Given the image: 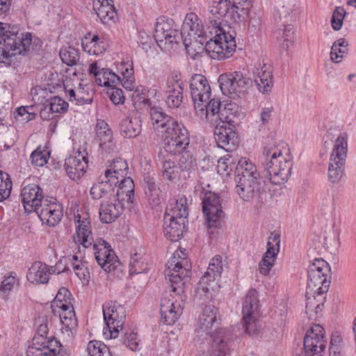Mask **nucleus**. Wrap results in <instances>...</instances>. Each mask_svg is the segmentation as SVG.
<instances>
[{
	"label": "nucleus",
	"mask_w": 356,
	"mask_h": 356,
	"mask_svg": "<svg viewBox=\"0 0 356 356\" xmlns=\"http://www.w3.org/2000/svg\"><path fill=\"white\" fill-rule=\"evenodd\" d=\"M254 81L258 90L263 92L271 90L273 85L272 70L270 65L265 63H259L253 71Z\"/></svg>",
	"instance_id": "obj_35"
},
{
	"label": "nucleus",
	"mask_w": 356,
	"mask_h": 356,
	"mask_svg": "<svg viewBox=\"0 0 356 356\" xmlns=\"http://www.w3.org/2000/svg\"><path fill=\"white\" fill-rule=\"evenodd\" d=\"M263 163L270 181L275 185L284 184L291 175L292 156L290 149L284 142L267 145L263 152Z\"/></svg>",
	"instance_id": "obj_3"
},
{
	"label": "nucleus",
	"mask_w": 356,
	"mask_h": 356,
	"mask_svg": "<svg viewBox=\"0 0 356 356\" xmlns=\"http://www.w3.org/2000/svg\"><path fill=\"white\" fill-rule=\"evenodd\" d=\"M330 269L323 259H315L308 270L307 293L323 295L330 286Z\"/></svg>",
	"instance_id": "obj_11"
},
{
	"label": "nucleus",
	"mask_w": 356,
	"mask_h": 356,
	"mask_svg": "<svg viewBox=\"0 0 356 356\" xmlns=\"http://www.w3.org/2000/svg\"><path fill=\"white\" fill-rule=\"evenodd\" d=\"M55 270L47 264L38 261L32 264L27 273V279L31 283L44 284L49 281V276Z\"/></svg>",
	"instance_id": "obj_38"
},
{
	"label": "nucleus",
	"mask_w": 356,
	"mask_h": 356,
	"mask_svg": "<svg viewBox=\"0 0 356 356\" xmlns=\"http://www.w3.org/2000/svg\"><path fill=\"white\" fill-rule=\"evenodd\" d=\"M49 156L50 153L48 150L39 147L31 154V163L36 166H43L47 163Z\"/></svg>",
	"instance_id": "obj_54"
},
{
	"label": "nucleus",
	"mask_w": 356,
	"mask_h": 356,
	"mask_svg": "<svg viewBox=\"0 0 356 356\" xmlns=\"http://www.w3.org/2000/svg\"><path fill=\"white\" fill-rule=\"evenodd\" d=\"M73 270L83 283H88L89 282L90 273L88 268V263L85 264H81V266L76 265Z\"/></svg>",
	"instance_id": "obj_63"
},
{
	"label": "nucleus",
	"mask_w": 356,
	"mask_h": 356,
	"mask_svg": "<svg viewBox=\"0 0 356 356\" xmlns=\"http://www.w3.org/2000/svg\"><path fill=\"white\" fill-rule=\"evenodd\" d=\"M111 88L108 93L111 102L115 105L123 104L124 102L123 91L120 88H115V86Z\"/></svg>",
	"instance_id": "obj_64"
},
{
	"label": "nucleus",
	"mask_w": 356,
	"mask_h": 356,
	"mask_svg": "<svg viewBox=\"0 0 356 356\" xmlns=\"http://www.w3.org/2000/svg\"><path fill=\"white\" fill-rule=\"evenodd\" d=\"M96 139L99 148L105 153H111L115 148L113 131L108 124L104 120H97L96 124Z\"/></svg>",
	"instance_id": "obj_32"
},
{
	"label": "nucleus",
	"mask_w": 356,
	"mask_h": 356,
	"mask_svg": "<svg viewBox=\"0 0 356 356\" xmlns=\"http://www.w3.org/2000/svg\"><path fill=\"white\" fill-rule=\"evenodd\" d=\"M196 115L202 120H205L211 125L218 124L224 121H230L229 111L230 108L226 107L216 99H211L207 105L204 103L195 106Z\"/></svg>",
	"instance_id": "obj_16"
},
{
	"label": "nucleus",
	"mask_w": 356,
	"mask_h": 356,
	"mask_svg": "<svg viewBox=\"0 0 356 356\" xmlns=\"http://www.w3.org/2000/svg\"><path fill=\"white\" fill-rule=\"evenodd\" d=\"M186 221L164 216V234L169 240L177 241L183 236Z\"/></svg>",
	"instance_id": "obj_44"
},
{
	"label": "nucleus",
	"mask_w": 356,
	"mask_h": 356,
	"mask_svg": "<svg viewBox=\"0 0 356 356\" xmlns=\"http://www.w3.org/2000/svg\"><path fill=\"white\" fill-rule=\"evenodd\" d=\"M183 86L181 75L177 72H172L167 79L165 88V102L170 108H178L183 101Z\"/></svg>",
	"instance_id": "obj_22"
},
{
	"label": "nucleus",
	"mask_w": 356,
	"mask_h": 356,
	"mask_svg": "<svg viewBox=\"0 0 356 356\" xmlns=\"http://www.w3.org/2000/svg\"><path fill=\"white\" fill-rule=\"evenodd\" d=\"M190 90L194 106L207 102L211 97V87L204 76L194 74L190 81Z\"/></svg>",
	"instance_id": "obj_28"
},
{
	"label": "nucleus",
	"mask_w": 356,
	"mask_h": 356,
	"mask_svg": "<svg viewBox=\"0 0 356 356\" xmlns=\"http://www.w3.org/2000/svg\"><path fill=\"white\" fill-rule=\"evenodd\" d=\"M197 167L196 160L188 152L181 154L179 160V168L181 171L191 172L195 170Z\"/></svg>",
	"instance_id": "obj_55"
},
{
	"label": "nucleus",
	"mask_w": 356,
	"mask_h": 356,
	"mask_svg": "<svg viewBox=\"0 0 356 356\" xmlns=\"http://www.w3.org/2000/svg\"><path fill=\"white\" fill-rule=\"evenodd\" d=\"M12 186V181L8 174L0 170V202L10 196Z\"/></svg>",
	"instance_id": "obj_53"
},
{
	"label": "nucleus",
	"mask_w": 356,
	"mask_h": 356,
	"mask_svg": "<svg viewBox=\"0 0 356 356\" xmlns=\"http://www.w3.org/2000/svg\"><path fill=\"white\" fill-rule=\"evenodd\" d=\"M218 82L222 93L230 97L243 93L252 83L251 79L237 71L220 75Z\"/></svg>",
	"instance_id": "obj_15"
},
{
	"label": "nucleus",
	"mask_w": 356,
	"mask_h": 356,
	"mask_svg": "<svg viewBox=\"0 0 356 356\" xmlns=\"http://www.w3.org/2000/svg\"><path fill=\"white\" fill-rule=\"evenodd\" d=\"M92 250L98 264L106 272L114 270L118 264V259L111 245L104 240L93 242Z\"/></svg>",
	"instance_id": "obj_21"
},
{
	"label": "nucleus",
	"mask_w": 356,
	"mask_h": 356,
	"mask_svg": "<svg viewBox=\"0 0 356 356\" xmlns=\"http://www.w3.org/2000/svg\"><path fill=\"white\" fill-rule=\"evenodd\" d=\"M177 168L173 161L165 160L162 165V175L165 179L172 180L177 177Z\"/></svg>",
	"instance_id": "obj_60"
},
{
	"label": "nucleus",
	"mask_w": 356,
	"mask_h": 356,
	"mask_svg": "<svg viewBox=\"0 0 356 356\" xmlns=\"http://www.w3.org/2000/svg\"><path fill=\"white\" fill-rule=\"evenodd\" d=\"M124 343L133 351L140 350V340L138 339L137 333L133 331L126 332L124 338Z\"/></svg>",
	"instance_id": "obj_61"
},
{
	"label": "nucleus",
	"mask_w": 356,
	"mask_h": 356,
	"mask_svg": "<svg viewBox=\"0 0 356 356\" xmlns=\"http://www.w3.org/2000/svg\"><path fill=\"white\" fill-rule=\"evenodd\" d=\"M174 22L172 19L161 17L155 24L154 38L157 44L161 48L168 49L173 43H178L180 33L173 29Z\"/></svg>",
	"instance_id": "obj_18"
},
{
	"label": "nucleus",
	"mask_w": 356,
	"mask_h": 356,
	"mask_svg": "<svg viewBox=\"0 0 356 356\" xmlns=\"http://www.w3.org/2000/svg\"><path fill=\"white\" fill-rule=\"evenodd\" d=\"M180 38L182 39L188 54L197 51L202 48L207 35L203 24L196 14L191 13L186 15L180 33Z\"/></svg>",
	"instance_id": "obj_8"
},
{
	"label": "nucleus",
	"mask_w": 356,
	"mask_h": 356,
	"mask_svg": "<svg viewBox=\"0 0 356 356\" xmlns=\"http://www.w3.org/2000/svg\"><path fill=\"white\" fill-rule=\"evenodd\" d=\"M259 307L258 292L254 289H250L246 293L242 307L243 315H257Z\"/></svg>",
	"instance_id": "obj_48"
},
{
	"label": "nucleus",
	"mask_w": 356,
	"mask_h": 356,
	"mask_svg": "<svg viewBox=\"0 0 356 356\" xmlns=\"http://www.w3.org/2000/svg\"><path fill=\"white\" fill-rule=\"evenodd\" d=\"M81 44L83 51L90 55H99L106 49V44L104 38L90 33L86 35Z\"/></svg>",
	"instance_id": "obj_42"
},
{
	"label": "nucleus",
	"mask_w": 356,
	"mask_h": 356,
	"mask_svg": "<svg viewBox=\"0 0 356 356\" xmlns=\"http://www.w3.org/2000/svg\"><path fill=\"white\" fill-rule=\"evenodd\" d=\"M99 179L100 181L95 184L90 189V192L92 197L95 200L102 199V201L115 197V195L118 193L114 191V184L110 183L102 176H100Z\"/></svg>",
	"instance_id": "obj_41"
},
{
	"label": "nucleus",
	"mask_w": 356,
	"mask_h": 356,
	"mask_svg": "<svg viewBox=\"0 0 356 356\" xmlns=\"http://www.w3.org/2000/svg\"><path fill=\"white\" fill-rule=\"evenodd\" d=\"M236 191L244 201H250L257 193L261 176L257 166L248 158H241L236 168Z\"/></svg>",
	"instance_id": "obj_5"
},
{
	"label": "nucleus",
	"mask_w": 356,
	"mask_h": 356,
	"mask_svg": "<svg viewBox=\"0 0 356 356\" xmlns=\"http://www.w3.org/2000/svg\"><path fill=\"white\" fill-rule=\"evenodd\" d=\"M191 263L187 258L185 250H176L166 264L165 276L170 282L173 294H165L161 300L160 314L162 321L166 325L174 324L183 311V299L185 285L191 275Z\"/></svg>",
	"instance_id": "obj_1"
},
{
	"label": "nucleus",
	"mask_w": 356,
	"mask_h": 356,
	"mask_svg": "<svg viewBox=\"0 0 356 356\" xmlns=\"http://www.w3.org/2000/svg\"><path fill=\"white\" fill-rule=\"evenodd\" d=\"M43 338L34 337L33 344L26 350V356H67L60 342L54 337L42 341Z\"/></svg>",
	"instance_id": "obj_20"
},
{
	"label": "nucleus",
	"mask_w": 356,
	"mask_h": 356,
	"mask_svg": "<svg viewBox=\"0 0 356 356\" xmlns=\"http://www.w3.org/2000/svg\"><path fill=\"white\" fill-rule=\"evenodd\" d=\"M88 356H111L108 347L98 340L90 341L86 346Z\"/></svg>",
	"instance_id": "obj_52"
},
{
	"label": "nucleus",
	"mask_w": 356,
	"mask_h": 356,
	"mask_svg": "<svg viewBox=\"0 0 356 356\" xmlns=\"http://www.w3.org/2000/svg\"><path fill=\"white\" fill-rule=\"evenodd\" d=\"M123 211L124 204L118 197L102 201L99 209V219L104 223H111L118 219Z\"/></svg>",
	"instance_id": "obj_30"
},
{
	"label": "nucleus",
	"mask_w": 356,
	"mask_h": 356,
	"mask_svg": "<svg viewBox=\"0 0 356 356\" xmlns=\"http://www.w3.org/2000/svg\"><path fill=\"white\" fill-rule=\"evenodd\" d=\"M152 124L155 130L164 136V150L170 154L182 152L189 145L188 133L183 124L158 108L150 111Z\"/></svg>",
	"instance_id": "obj_2"
},
{
	"label": "nucleus",
	"mask_w": 356,
	"mask_h": 356,
	"mask_svg": "<svg viewBox=\"0 0 356 356\" xmlns=\"http://www.w3.org/2000/svg\"><path fill=\"white\" fill-rule=\"evenodd\" d=\"M348 42L344 38H340L335 41L331 47L330 60L335 63H341L348 54Z\"/></svg>",
	"instance_id": "obj_50"
},
{
	"label": "nucleus",
	"mask_w": 356,
	"mask_h": 356,
	"mask_svg": "<svg viewBox=\"0 0 356 356\" xmlns=\"http://www.w3.org/2000/svg\"><path fill=\"white\" fill-rule=\"evenodd\" d=\"M90 76H92L97 85L105 87L116 86L119 83L120 76L108 68L104 67L99 60L91 62L88 68Z\"/></svg>",
	"instance_id": "obj_25"
},
{
	"label": "nucleus",
	"mask_w": 356,
	"mask_h": 356,
	"mask_svg": "<svg viewBox=\"0 0 356 356\" xmlns=\"http://www.w3.org/2000/svg\"><path fill=\"white\" fill-rule=\"evenodd\" d=\"M32 35L25 33L22 36L9 31L7 24L0 22V63L10 66L19 54H24L31 44Z\"/></svg>",
	"instance_id": "obj_4"
},
{
	"label": "nucleus",
	"mask_w": 356,
	"mask_h": 356,
	"mask_svg": "<svg viewBox=\"0 0 356 356\" xmlns=\"http://www.w3.org/2000/svg\"><path fill=\"white\" fill-rule=\"evenodd\" d=\"M75 234L70 243L75 249L88 248L94 242L89 213L83 210H78L74 216Z\"/></svg>",
	"instance_id": "obj_14"
},
{
	"label": "nucleus",
	"mask_w": 356,
	"mask_h": 356,
	"mask_svg": "<svg viewBox=\"0 0 356 356\" xmlns=\"http://www.w3.org/2000/svg\"><path fill=\"white\" fill-rule=\"evenodd\" d=\"M306 314L309 318L316 320L318 317L323 307V295L308 294L306 289Z\"/></svg>",
	"instance_id": "obj_46"
},
{
	"label": "nucleus",
	"mask_w": 356,
	"mask_h": 356,
	"mask_svg": "<svg viewBox=\"0 0 356 356\" xmlns=\"http://www.w3.org/2000/svg\"><path fill=\"white\" fill-rule=\"evenodd\" d=\"M188 215L187 199L185 196H179L172 200L166 208L165 216L167 219L177 218L180 220L187 221Z\"/></svg>",
	"instance_id": "obj_39"
},
{
	"label": "nucleus",
	"mask_w": 356,
	"mask_h": 356,
	"mask_svg": "<svg viewBox=\"0 0 356 356\" xmlns=\"http://www.w3.org/2000/svg\"><path fill=\"white\" fill-rule=\"evenodd\" d=\"M128 164L122 159H115L105 170L104 175H101L107 181L116 186L121 179L127 177Z\"/></svg>",
	"instance_id": "obj_37"
},
{
	"label": "nucleus",
	"mask_w": 356,
	"mask_h": 356,
	"mask_svg": "<svg viewBox=\"0 0 356 356\" xmlns=\"http://www.w3.org/2000/svg\"><path fill=\"white\" fill-rule=\"evenodd\" d=\"M228 122L224 121L218 124H213L216 126L214 135L218 145L227 150L230 145H234L236 141L234 128Z\"/></svg>",
	"instance_id": "obj_31"
},
{
	"label": "nucleus",
	"mask_w": 356,
	"mask_h": 356,
	"mask_svg": "<svg viewBox=\"0 0 356 356\" xmlns=\"http://www.w3.org/2000/svg\"><path fill=\"white\" fill-rule=\"evenodd\" d=\"M202 211L209 228H219L222 226L225 213L220 198L217 194L211 192L205 193L202 201Z\"/></svg>",
	"instance_id": "obj_17"
},
{
	"label": "nucleus",
	"mask_w": 356,
	"mask_h": 356,
	"mask_svg": "<svg viewBox=\"0 0 356 356\" xmlns=\"http://www.w3.org/2000/svg\"><path fill=\"white\" fill-rule=\"evenodd\" d=\"M70 248L72 249V251H69L70 256L72 255L71 264L72 268H74L76 265L81 266V264H87V262L83 260V254L81 252V248L80 247L79 249H75L72 245H70Z\"/></svg>",
	"instance_id": "obj_62"
},
{
	"label": "nucleus",
	"mask_w": 356,
	"mask_h": 356,
	"mask_svg": "<svg viewBox=\"0 0 356 356\" xmlns=\"http://www.w3.org/2000/svg\"><path fill=\"white\" fill-rule=\"evenodd\" d=\"M346 15V12L341 6H338L334 10L331 19V25L334 31H339L341 29Z\"/></svg>",
	"instance_id": "obj_59"
},
{
	"label": "nucleus",
	"mask_w": 356,
	"mask_h": 356,
	"mask_svg": "<svg viewBox=\"0 0 356 356\" xmlns=\"http://www.w3.org/2000/svg\"><path fill=\"white\" fill-rule=\"evenodd\" d=\"M213 26L216 29L214 38H211L204 42V49L212 59L224 60L231 57L236 50V41L234 35L226 32L219 26V23L215 21Z\"/></svg>",
	"instance_id": "obj_7"
},
{
	"label": "nucleus",
	"mask_w": 356,
	"mask_h": 356,
	"mask_svg": "<svg viewBox=\"0 0 356 356\" xmlns=\"http://www.w3.org/2000/svg\"><path fill=\"white\" fill-rule=\"evenodd\" d=\"M327 343L324 327L320 324H312L304 337V356H323Z\"/></svg>",
	"instance_id": "obj_13"
},
{
	"label": "nucleus",
	"mask_w": 356,
	"mask_h": 356,
	"mask_svg": "<svg viewBox=\"0 0 356 356\" xmlns=\"http://www.w3.org/2000/svg\"><path fill=\"white\" fill-rule=\"evenodd\" d=\"M120 134L124 138H135L141 132V120L136 114L129 115L120 123Z\"/></svg>",
	"instance_id": "obj_43"
},
{
	"label": "nucleus",
	"mask_w": 356,
	"mask_h": 356,
	"mask_svg": "<svg viewBox=\"0 0 356 356\" xmlns=\"http://www.w3.org/2000/svg\"><path fill=\"white\" fill-rule=\"evenodd\" d=\"M348 153V136L341 134L334 141L328 164V179L333 184L339 182L344 172Z\"/></svg>",
	"instance_id": "obj_9"
},
{
	"label": "nucleus",
	"mask_w": 356,
	"mask_h": 356,
	"mask_svg": "<svg viewBox=\"0 0 356 356\" xmlns=\"http://www.w3.org/2000/svg\"><path fill=\"white\" fill-rule=\"evenodd\" d=\"M222 271V258L220 255H216L211 259L207 271L201 277L198 290L204 293L217 291L220 288L218 280Z\"/></svg>",
	"instance_id": "obj_19"
},
{
	"label": "nucleus",
	"mask_w": 356,
	"mask_h": 356,
	"mask_svg": "<svg viewBox=\"0 0 356 356\" xmlns=\"http://www.w3.org/2000/svg\"><path fill=\"white\" fill-rule=\"evenodd\" d=\"M131 100L136 109L141 110L149 106L147 88L142 86L136 87L132 93Z\"/></svg>",
	"instance_id": "obj_51"
},
{
	"label": "nucleus",
	"mask_w": 356,
	"mask_h": 356,
	"mask_svg": "<svg viewBox=\"0 0 356 356\" xmlns=\"http://www.w3.org/2000/svg\"><path fill=\"white\" fill-rule=\"evenodd\" d=\"M62 205L55 200L45 199L35 210L43 224L49 227L56 226L63 216Z\"/></svg>",
	"instance_id": "obj_24"
},
{
	"label": "nucleus",
	"mask_w": 356,
	"mask_h": 356,
	"mask_svg": "<svg viewBox=\"0 0 356 356\" xmlns=\"http://www.w3.org/2000/svg\"><path fill=\"white\" fill-rule=\"evenodd\" d=\"M60 57L64 63L70 66L76 64L79 60L78 51L72 47L61 49Z\"/></svg>",
	"instance_id": "obj_56"
},
{
	"label": "nucleus",
	"mask_w": 356,
	"mask_h": 356,
	"mask_svg": "<svg viewBox=\"0 0 356 356\" xmlns=\"http://www.w3.org/2000/svg\"><path fill=\"white\" fill-rule=\"evenodd\" d=\"M51 308L55 316H58L62 323V330L71 331L76 326V318L72 304L71 293L65 287L60 288L54 300L52 301Z\"/></svg>",
	"instance_id": "obj_10"
},
{
	"label": "nucleus",
	"mask_w": 356,
	"mask_h": 356,
	"mask_svg": "<svg viewBox=\"0 0 356 356\" xmlns=\"http://www.w3.org/2000/svg\"><path fill=\"white\" fill-rule=\"evenodd\" d=\"M118 72L121 74L119 82L127 90H133L135 88L134 65L131 57L126 56L117 65Z\"/></svg>",
	"instance_id": "obj_36"
},
{
	"label": "nucleus",
	"mask_w": 356,
	"mask_h": 356,
	"mask_svg": "<svg viewBox=\"0 0 356 356\" xmlns=\"http://www.w3.org/2000/svg\"><path fill=\"white\" fill-rule=\"evenodd\" d=\"M21 197L27 212L35 211L44 200L42 189L35 184L25 185L22 190Z\"/></svg>",
	"instance_id": "obj_29"
},
{
	"label": "nucleus",
	"mask_w": 356,
	"mask_h": 356,
	"mask_svg": "<svg viewBox=\"0 0 356 356\" xmlns=\"http://www.w3.org/2000/svg\"><path fill=\"white\" fill-rule=\"evenodd\" d=\"M19 280L15 275L13 273L5 276L0 286V291L3 294L8 295L10 291L19 286Z\"/></svg>",
	"instance_id": "obj_57"
},
{
	"label": "nucleus",
	"mask_w": 356,
	"mask_h": 356,
	"mask_svg": "<svg viewBox=\"0 0 356 356\" xmlns=\"http://www.w3.org/2000/svg\"><path fill=\"white\" fill-rule=\"evenodd\" d=\"M257 315H243V325L245 331L250 335L257 334L259 331Z\"/></svg>",
	"instance_id": "obj_58"
},
{
	"label": "nucleus",
	"mask_w": 356,
	"mask_h": 356,
	"mask_svg": "<svg viewBox=\"0 0 356 356\" xmlns=\"http://www.w3.org/2000/svg\"><path fill=\"white\" fill-rule=\"evenodd\" d=\"M250 8V0H213L209 12L218 19L241 23L248 18Z\"/></svg>",
	"instance_id": "obj_6"
},
{
	"label": "nucleus",
	"mask_w": 356,
	"mask_h": 356,
	"mask_svg": "<svg viewBox=\"0 0 356 356\" xmlns=\"http://www.w3.org/2000/svg\"><path fill=\"white\" fill-rule=\"evenodd\" d=\"M67 92L69 95L70 101H74L77 104H89L92 100V90L88 85L80 83L76 89H70Z\"/></svg>",
	"instance_id": "obj_47"
},
{
	"label": "nucleus",
	"mask_w": 356,
	"mask_h": 356,
	"mask_svg": "<svg viewBox=\"0 0 356 356\" xmlns=\"http://www.w3.org/2000/svg\"><path fill=\"white\" fill-rule=\"evenodd\" d=\"M68 103L60 97H51L48 105L41 109L40 115L44 120H49L54 117V114L64 113L67 111Z\"/></svg>",
	"instance_id": "obj_40"
},
{
	"label": "nucleus",
	"mask_w": 356,
	"mask_h": 356,
	"mask_svg": "<svg viewBox=\"0 0 356 356\" xmlns=\"http://www.w3.org/2000/svg\"><path fill=\"white\" fill-rule=\"evenodd\" d=\"M114 191L115 193V197H118L120 202H123L127 201V202L132 203L134 196V183L133 179L129 177H126L123 179H121L120 182L113 186Z\"/></svg>",
	"instance_id": "obj_45"
},
{
	"label": "nucleus",
	"mask_w": 356,
	"mask_h": 356,
	"mask_svg": "<svg viewBox=\"0 0 356 356\" xmlns=\"http://www.w3.org/2000/svg\"><path fill=\"white\" fill-rule=\"evenodd\" d=\"M280 248V236L271 233L267 242V250L259 263V270L263 275H268L275 264Z\"/></svg>",
	"instance_id": "obj_26"
},
{
	"label": "nucleus",
	"mask_w": 356,
	"mask_h": 356,
	"mask_svg": "<svg viewBox=\"0 0 356 356\" xmlns=\"http://www.w3.org/2000/svg\"><path fill=\"white\" fill-rule=\"evenodd\" d=\"M88 154L85 151L76 152L74 155L65 159V168L68 177L72 180L79 179L88 167Z\"/></svg>",
	"instance_id": "obj_27"
},
{
	"label": "nucleus",
	"mask_w": 356,
	"mask_h": 356,
	"mask_svg": "<svg viewBox=\"0 0 356 356\" xmlns=\"http://www.w3.org/2000/svg\"><path fill=\"white\" fill-rule=\"evenodd\" d=\"M103 315L106 326L103 329L105 339H115L118 336L125 319V310L123 307L115 302H109L103 305Z\"/></svg>",
	"instance_id": "obj_12"
},
{
	"label": "nucleus",
	"mask_w": 356,
	"mask_h": 356,
	"mask_svg": "<svg viewBox=\"0 0 356 356\" xmlns=\"http://www.w3.org/2000/svg\"><path fill=\"white\" fill-rule=\"evenodd\" d=\"M212 353L211 356H230L232 334L225 330H220L212 336ZM205 356V355H198Z\"/></svg>",
	"instance_id": "obj_34"
},
{
	"label": "nucleus",
	"mask_w": 356,
	"mask_h": 356,
	"mask_svg": "<svg viewBox=\"0 0 356 356\" xmlns=\"http://www.w3.org/2000/svg\"><path fill=\"white\" fill-rule=\"evenodd\" d=\"M220 321V316L219 314L218 309L213 305H207L203 308L199 316L197 330L198 332H205L207 334H211L212 340L213 339L212 336L215 335L216 332L220 330H225L232 334V332L225 328L216 330L215 332L211 334L212 328L216 327ZM232 338L233 335H232Z\"/></svg>",
	"instance_id": "obj_23"
},
{
	"label": "nucleus",
	"mask_w": 356,
	"mask_h": 356,
	"mask_svg": "<svg viewBox=\"0 0 356 356\" xmlns=\"http://www.w3.org/2000/svg\"><path fill=\"white\" fill-rule=\"evenodd\" d=\"M93 10L104 24L111 25L118 20V14L113 0H94Z\"/></svg>",
	"instance_id": "obj_33"
},
{
	"label": "nucleus",
	"mask_w": 356,
	"mask_h": 356,
	"mask_svg": "<svg viewBox=\"0 0 356 356\" xmlns=\"http://www.w3.org/2000/svg\"><path fill=\"white\" fill-rule=\"evenodd\" d=\"M149 269L147 258L140 253L131 255L129 262V272L131 275L146 273Z\"/></svg>",
	"instance_id": "obj_49"
}]
</instances>
